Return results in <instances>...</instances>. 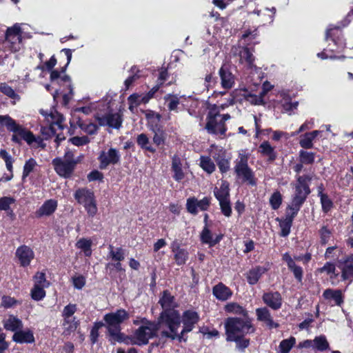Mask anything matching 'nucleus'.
<instances>
[{
    "instance_id": "nucleus-14",
    "label": "nucleus",
    "mask_w": 353,
    "mask_h": 353,
    "mask_svg": "<svg viewBox=\"0 0 353 353\" xmlns=\"http://www.w3.org/2000/svg\"><path fill=\"white\" fill-rule=\"evenodd\" d=\"M52 163L59 176L68 178L72 174L77 161L72 156H63L55 158Z\"/></svg>"
},
{
    "instance_id": "nucleus-58",
    "label": "nucleus",
    "mask_w": 353,
    "mask_h": 353,
    "mask_svg": "<svg viewBox=\"0 0 353 353\" xmlns=\"http://www.w3.org/2000/svg\"><path fill=\"white\" fill-rule=\"evenodd\" d=\"M77 311V305L75 304H68L64 307L62 312L63 318H74L73 316Z\"/></svg>"
},
{
    "instance_id": "nucleus-43",
    "label": "nucleus",
    "mask_w": 353,
    "mask_h": 353,
    "mask_svg": "<svg viewBox=\"0 0 353 353\" xmlns=\"http://www.w3.org/2000/svg\"><path fill=\"white\" fill-rule=\"evenodd\" d=\"M318 272L320 273H326L330 276V279H336L339 275V273L336 271L335 265L330 262L325 263L322 268L318 269Z\"/></svg>"
},
{
    "instance_id": "nucleus-23",
    "label": "nucleus",
    "mask_w": 353,
    "mask_h": 353,
    "mask_svg": "<svg viewBox=\"0 0 353 353\" xmlns=\"http://www.w3.org/2000/svg\"><path fill=\"white\" fill-rule=\"evenodd\" d=\"M263 302L272 309L276 310L282 305L281 295L278 292H269L263 295Z\"/></svg>"
},
{
    "instance_id": "nucleus-27",
    "label": "nucleus",
    "mask_w": 353,
    "mask_h": 353,
    "mask_svg": "<svg viewBox=\"0 0 353 353\" xmlns=\"http://www.w3.org/2000/svg\"><path fill=\"white\" fill-rule=\"evenodd\" d=\"M12 340L18 343H30L34 341V338L32 331L21 330V329L14 334Z\"/></svg>"
},
{
    "instance_id": "nucleus-31",
    "label": "nucleus",
    "mask_w": 353,
    "mask_h": 353,
    "mask_svg": "<svg viewBox=\"0 0 353 353\" xmlns=\"http://www.w3.org/2000/svg\"><path fill=\"white\" fill-rule=\"evenodd\" d=\"M266 269L261 266H256L247 273L246 278L250 285H255L265 272Z\"/></svg>"
},
{
    "instance_id": "nucleus-36",
    "label": "nucleus",
    "mask_w": 353,
    "mask_h": 353,
    "mask_svg": "<svg viewBox=\"0 0 353 353\" xmlns=\"http://www.w3.org/2000/svg\"><path fill=\"white\" fill-rule=\"evenodd\" d=\"M329 343L324 335H319L313 339V350L319 352H323L329 350Z\"/></svg>"
},
{
    "instance_id": "nucleus-30",
    "label": "nucleus",
    "mask_w": 353,
    "mask_h": 353,
    "mask_svg": "<svg viewBox=\"0 0 353 353\" xmlns=\"http://www.w3.org/2000/svg\"><path fill=\"white\" fill-rule=\"evenodd\" d=\"M183 168L182 161L178 156H174L172 159V170L174 172L173 178L178 182L184 178Z\"/></svg>"
},
{
    "instance_id": "nucleus-39",
    "label": "nucleus",
    "mask_w": 353,
    "mask_h": 353,
    "mask_svg": "<svg viewBox=\"0 0 353 353\" xmlns=\"http://www.w3.org/2000/svg\"><path fill=\"white\" fill-rule=\"evenodd\" d=\"M137 143L143 149L150 152H156V148L153 144L150 143L148 137L145 134H141L137 137Z\"/></svg>"
},
{
    "instance_id": "nucleus-21",
    "label": "nucleus",
    "mask_w": 353,
    "mask_h": 353,
    "mask_svg": "<svg viewBox=\"0 0 353 353\" xmlns=\"http://www.w3.org/2000/svg\"><path fill=\"white\" fill-rule=\"evenodd\" d=\"M97 119L100 125H108L113 128H119L122 119L119 113H109L106 115L97 117Z\"/></svg>"
},
{
    "instance_id": "nucleus-45",
    "label": "nucleus",
    "mask_w": 353,
    "mask_h": 353,
    "mask_svg": "<svg viewBox=\"0 0 353 353\" xmlns=\"http://www.w3.org/2000/svg\"><path fill=\"white\" fill-rule=\"evenodd\" d=\"M200 165L209 174L213 172L215 170V165L210 156H201Z\"/></svg>"
},
{
    "instance_id": "nucleus-19",
    "label": "nucleus",
    "mask_w": 353,
    "mask_h": 353,
    "mask_svg": "<svg viewBox=\"0 0 353 353\" xmlns=\"http://www.w3.org/2000/svg\"><path fill=\"white\" fill-rule=\"evenodd\" d=\"M296 215L297 214L286 209V213L284 218L276 219V220L279 223V227L281 228L280 235L281 236L285 237L290 234L293 221Z\"/></svg>"
},
{
    "instance_id": "nucleus-35",
    "label": "nucleus",
    "mask_w": 353,
    "mask_h": 353,
    "mask_svg": "<svg viewBox=\"0 0 353 353\" xmlns=\"http://www.w3.org/2000/svg\"><path fill=\"white\" fill-rule=\"evenodd\" d=\"M172 252L174 253V260L177 265H181L185 263L188 258V252L178 245H172Z\"/></svg>"
},
{
    "instance_id": "nucleus-10",
    "label": "nucleus",
    "mask_w": 353,
    "mask_h": 353,
    "mask_svg": "<svg viewBox=\"0 0 353 353\" xmlns=\"http://www.w3.org/2000/svg\"><path fill=\"white\" fill-rule=\"evenodd\" d=\"M77 202L83 205L88 214L93 217L97 213L98 208L94 192L86 188L78 189L74 193Z\"/></svg>"
},
{
    "instance_id": "nucleus-54",
    "label": "nucleus",
    "mask_w": 353,
    "mask_h": 353,
    "mask_svg": "<svg viewBox=\"0 0 353 353\" xmlns=\"http://www.w3.org/2000/svg\"><path fill=\"white\" fill-rule=\"evenodd\" d=\"M81 129L88 134H94L97 132L98 127L93 123L83 122L79 124Z\"/></svg>"
},
{
    "instance_id": "nucleus-6",
    "label": "nucleus",
    "mask_w": 353,
    "mask_h": 353,
    "mask_svg": "<svg viewBox=\"0 0 353 353\" xmlns=\"http://www.w3.org/2000/svg\"><path fill=\"white\" fill-rule=\"evenodd\" d=\"M312 176L309 174L299 176L294 184V193L292 196L291 203L286 209L298 214L301 206L310 194L309 183Z\"/></svg>"
},
{
    "instance_id": "nucleus-46",
    "label": "nucleus",
    "mask_w": 353,
    "mask_h": 353,
    "mask_svg": "<svg viewBox=\"0 0 353 353\" xmlns=\"http://www.w3.org/2000/svg\"><path fill=\"white\" fill-rule=\"evenodd\" d=\"M109 250V255L112 260L121 261L125 259V251L121 248H114L112 245H110Z\"/></svg>"
},
{
    "instance_id": "nucleus-53",
    "label": "nucleus",
    "mask_w": 353,
    "mask_h": 353,
    "mask_svg": "<svg viewBox=\"0 0 353 353\" xmlns=\"http://www.w3.org/2000/svg\"><path fill=\"white\" fill-rule=\"evenodd\" d=\"M132 74L130 75L124 82L125 87L126 89H128L134 81L139 79L141 77L139 74L140 71L137 69L136 67H132Z\"/></svg>"
},
{
    "instance_id": "nucleus-61",
    "label": "nucleus",
    "mask_w": 353,
    "mask_h": 353,
    "mask_svg": "<svg viewBox=\"0 0 353 353\" xmlns=\"http://www.w3.org/2000/svg\"><path fill=\"white\" fill-rule=\"evenodd\" d=\"M291 100L289 94L285 91L279 92L276 95V99L275 101V103L280 104L282 107L284 106V104L288 103Z\"/></svg>"
},
{
    "instance_id": "nucleus-7",
    "label": "nucleus",
    "mask_w": 353,
    "mask_h": 353,
    "mask_svg": "<svg viewBox=\"0 0 353 353\" xmlns=\"http://www.w3.org/2000/svg\"><path fill=\"white\" fill-rule=\"evenodd\" d=\"M225 328L226 340H236V336L253 333L255 331L251 320L247 317L244 319L230 317L225 320Z\"/></svg>"
},
{
    "instance_id": "nucleus-2",
    "label": "nucleus",
    "mask_w": 353,
    "mask_h": 353,
    "mask_svg": "<svg viewBox=\"0 0 353 353\" xmlns=\"http://www.w3.org/2000/svg\"><path fill=\"white\" fill-rule=\"evenodd\" d=\"M0 127H6L8 130L13 132L12 140L16 143H20L23 140L34 149L44 148L46 143L43 139L36 137L32 132L17 123L9 115H0Z\"/></svg>"
},
{
    "instance_id": "nucleus-8",
    "label": "nucleus",
    "mask_w": 353,
    "mask_h": 353,
    "mask_svg": "<svg viewBox=\"0 0 353 353\" xmlns=\"http://www.w3.org/2000/svg\"><path fill=\"white\" fill-rule=\"evenodd\" d=\"M5 52H17L23 47L19 32V23L8 27L5 32V40L3 43Z\"/></svg>"
},
{
    "instance_id": "nucleus-25",
    "label": "nucleus",
    "mask_w": 353,
    "mask_h": 353,
    "mask_svg": "<svg viewBox=\"0 0 353 353\" xmlns=\"http://www.w3.org/2000/svg\"><path fill=\"white\" fill-rule=\"evenodd\" d=\"M200 236L202 243L208 244L210 247L215 245L222 239V235L214 236L207 225L203 228Z\"/></svg>"
},
{
    "instance_id": "nucleus-55",
    "label": "nucleus",
    "mask_w": 353,
    "mask_h": 353,
    "mask_svg": "<svg viewBox=\"0 0 353 353\" xmlns=\"http://www.w3.org/2000/svg\"><path fill=\"white\" fill-rule=\"evenodd\" d=\"M45 288L34 286L31 290V296L35 301H40L46 296Z\"/></svg>"
},
{
    "instance_id": "nucleus-49",
    "label": "nucleus",
    "mask_w": 353,
    "mask_h": 353,
    "mask_svg": "<svg viewBox=\"0 0 353 353\" xmlns=\"http://www.w3.org/2000/svg\"><path fill=\"white\" fill-rule=\"evenodd\" d=\"M34 285L37 287L48 288L50 283L46 279V274L43 272H37L34 276Z\"/></svg>"
},
{
    "instance_id": "nucleus-63",
    "label": "nucleus",
    "mask_w": 353,
    "mask_h": 353,
    "mask_svg": "<svg viewBox=\"0 0 353 353\" xmlns=\"http://www.w3.org/2000/svg\"><path fill=\"white\" fill-rule=\"evenodd\" d=\"M165 141V134L161 130H158L155 132L154 135L153 137V145L160 146L163 145Z\"/></svg>"
},
{
    "instance_id": "nucleus-18",
    "label": "nucleus",
    "mask_w": 353,
    "mask_h": 353,
    "mask_svg": "<svg viewBox=\"0 0 353 353\" xmlns=\"http://www.w3.org/2000/svg\"><path fill=\"white\" fill-rule=\"evenodd\" d=\"M15 255L22 267L28 266L34 257L32 249L26 245L19 246L16 250Z\"/></svg>"
},
{
    "instance_id": "nucleus-42",
    "label": "nucleus",
    "mask_w": 353,
    "mask_h": 353,
    "mask_svg": "<svg viewBox=\"0 0 353 353\" xmlns=\"http://www.w3.org/2000/svg\"><path fill=\"white\" fill-rule=\"evenodd\" d=\"M0 91L8 97L14 100V102L19 101L20 99L19 95L15 92L12 87L6 83H1L0 84Z\"/></svg>"
},
{
    "instance_id": "nucleus-44",
    "label": "nucleus",
    "mask_w": 353,
    "mask_h": 353,
    "mask_svg": "<svg viewBox=\"0 0 353 353\" xmlns=\"http://www.w3.org/2000/svg\"><path fill=\"white\" fill-rule=\"evenodd\" d=\"M91 245L92 241L86 239H81L76 243V246L81 249L86 256L92 254Z\"/></svg>"
},
{
    "instance_id": "nucleus-5",
    "label": "nucleus",
    "mask_w": 353,
    "mask_h": 353,
    "mask_svg": "<svg viewBox=\"0 0 353 353\" xmlns=\"http://www.w3.org/2000/svg\"><path fill=\"white\" fill-rule=\"evenodd\" d=\"M129 317V314L124 309H119L104 315V324L112 342L123 343L125 335L121 332V324Z\"/></svg>"
},
{
    "instance_id": "nucleus-57",
    "label": "nucleus",
    "mask_w": 353,
    "mask_h": 353,
    "mask_svg": "<svg viewBox=\"0 0 353 353\" xmlns=\"http://www.w3.org/2000/svg\"><path fill=\"white\" fill-rule=\"evenodd\" d=\"M319 235L321 244L325 245L330 239L332 232L327 227L323 226L319 230Z\"/></svg>"
},
{
    "instance_id": "nucleus-22",
    "label": "nucleus",
    "mask_w": 353,
    "mask_h": 353,
    "mask_svg": "<svg viewBox=\"0 0 353 353\" xmlns=\"http://www.w3.org/2000/svg\"><path fill=\"white\" fill-rule=\"evenodd\" d=\"M323 130H314L306 132L300 137L299 144L304 149H311L313 148V141L316 139L323 137Z\"/></svg>"
},
{
    "instance_id": "nucleus-41",
    "label": "nucleus",
    "mask_w": 353,
    "mask_h": 353,
    "mask_svg": "<svg viewBox=\"0 0 353 353\" xmlns=\"http://www.w3.org/2000/svg\"><path fill=\"white\" fill-rule=\"evenodd\" d=\"M78 326V322L74 318H63V332L66 334H70L76 330Z\"/></svg>"
},
{
    "instance_id": "nucleus-17",
    "label": "nucleus",
    "mask_w": 353,
    "mask_h": 353,
    "mask_svg": "<svg viewBox=\"0 0 353 353\" xmlns=\"http://www.w3.org/2000/svg\"><path fill=\"white\" fill-rule=\"evenodd\" d=\"M338 268L341 271V278L343 281H353V254L338 261Z\"/></svg>"
},
{
    "instance_id": "nucleus-9",
    "label": "nucleus",
    "mask_w": 353,
    "mask_h": 353,
    "mask_svg": "<svg viewBox=\"0 0 353 353\" xmlns=\"http://www.w3.org/2000/svg\"><path fill=\"white\" fill-rule=\"evenodd\" d=\"M40 113L45 117L49 126L41 127V132L45 139L53 136L55 134L56 127L63 129V122L64 118L55 110H51L48 112L43 110H40Z\"/></svg>"
},
{
    "instance_id": "nucleus-4",
    "label": "nucleus",
    "mask_w": 353,
    "mask_h": 353,
    "mask_svg": "<svg viewBox=\"0 0 353 353\" xmlns=\"http://www.w3.org/2000/svg\"><path fill=\"white\" fill-rule=\"evenodd\" d=\"M163 330H168L165 326H161L159 319L158 322H152L144 321L130 336H125L123 343L126 345H136L139 346L147 345L149 340L157 336L158 331L161 332ZM161 338L162 336H161Z\"/></svg>"
},
{
    "instance_id": "nucleus-24",
    "label": "nucleus",
    "mask_w": 353,
    "mask_h": 353,
    "mask_svg": "<svg viewBox=\"0 0 353 353\" xmlns=\"http://www.w3.org/2000/svg\"><path fill=\"white\" fill-rule=\"evenodd\" d=\"M57 208V202L54 199L46 201L36 211L37 217L50 216L54 213Z\"/></svg>"
},
{
    "instance_id": "nucleus-34",
    "label": "nucleus",
    "mask_w": 353,
    "mask_h": 353,
    "mask_svg": "<svg viewBox=\"0 0 353 353\" xmlns=\"http://www.w3.org/2000/svg\"><path fill=\"white\" fill-rule=\"evenodd\" d=\"M323 297L325 299H332L337 305H340L343 303L342 292L339 290L327 289L323 292Z\"/></svg>"
},
{
    "instance_id": "nucleus-62",
    "label": "nucleus",
    "mask_w": 353,
    "mask_h": 353,
    "mask_svg": "<svg viewBox=\"0 0 353 353\" xmlns=\"http://www.w3.org/2000/svg\"><path fill=\"white\" fill-rule=\"evenodd\" d=\"M37 165V162L32 158L30 159L24 165L23 178H25L29 175V174L33 170Z\"/></svg>"
},
{
    "instance_id": "nucleus-38",
    "label": "nucleus",
    "mask_w": 353,
    "mask_h": 353,
    "mask_svg": "<svg viewBox=\"0 0 353 353\" xmlns=\"http://www.w3.org/2000/svg\"><path fill=\"white\" fill-rule=\"evenodd\" d=\"M296 342V338L294 336H290L288 339L282 340L278 347V353H289L295 345Z\"/></svg>"
},
{
    "instance_id": "nucleus-26",
    "label": "nucleus",
    "mask_w": 353,
    "mask_h": 353,
    "mask_svg": "<svg viewBox=\"0 0 353 353\" xmlns=\"http://www.w3.org/2000/svg\"><path fill=\"white\" fill-rule=\"evenodd\" d=\"M212 293L218 300L222 301L229 299L232 295L231 290L222 283L214 286Z\"/></svg>"
},
{
    "instance_id": "nucleus-1",
    "label": "nucleus",
    "mask_w": 353,
    "mask_h": 353,
    "mask_svg": "<svg viewBox=\"0 0 353 353\" xmlns=\"http://www.w3.org/2000/svg\"><path fill=\"white\" fill-rule=\"evenodd\" d=\"M159 303L163 308L160 314L159 321L161 326H165L168 330H163L161 332L162 337L174 340L178 337L176 330L181 326V315L179 311L175 310L176 304L174 301V297L167 291L163 292Z\"/></svg>"
},
{
    "instance_id": "nucleus-48",
    "label": "nucleus",
    "mask_w": 353,
    "mask_h": 353,
    "mask_svg": "<svg viewBox=\"0 0 353 353\" xmlns=\"http://www.w3.org/2000/svg\"><path fill=\"white\" fill-rule=\"evenodd\" d=\"M283 198L282 195L279 191L274 192L270 198V204L273 210H278L281 203Z\"/></svg>"
},
{
    "instance_id": "nucleus-3",
    "label": "nucleus",
    "mask_w": 353,
    "mask_h": 353,
    "mask_svg": "<svg viewBox=\"0 0 353 353\" xmlns=\"http://www.w3.org/2000/svg\"><path fill=\"white\" fill-rule=\"evenodd\" d=\"M234 99V93H232L226 103L215 106L210 110L207 116L205 125V129L209 133L219 136L225 135L227 130L225 122L230 119L231 117L229 114H221L219 112L228 106L233 105Z\"/></svg>"
},
{
    "instance_id": "nucleus-37",
    "label": "nucleus",
    "mask_w": 353,
    "mask_h": 353,
    "mask_svg": "<svg viewBox=\"0 0 353 353\" xmlns=\"http://www.w3.org/2000/svg\"><path fill=\"white\" fill-rule=\"evenodd\" d=\"M225 311L228 313L248 316V311L237 303L232 302L225 305Z\"/></svg>"
},
{
    "instance_id": "nucleus-13",
    "label": "nucleus",
    "mask_w": 353,
    "mask_h": 353,
    "mask_svg": "<svg viewBox=\"0 0 353 353\" xmlns=\"http://www.w3.org/2000/svg\"><path fill=\"white\" fill-rule=\"evenodd\" d=\"M341 30L338 27H330L327 28L325 34V39L328 43L326 48L328 52H339L345 48V41L341 37Z\"/></svg>"
},
{
    "instance_id": "nucleus-11",
    "label": "nucleus",
    "mask_w": 353,
    "mask_h": 353,
    "mask_svg": "<svg viewBox=\"0 0 353 353\" xmlns=\"http://www.w3.org/2000/svg\"><path fill=\"white\" fill-rule=\"evenodd\" d=\"M214 195L219 201L222 213L225 216H230L232 208L230 200L229 183L223 181L219 188L216 187L214 190Z\"/></svg>"
},
{
    "instance_id": "nucleus-51",
    "label": "nucleus",
    "mask_w": 353,
    "mask_h": 353,
    "mask_svg": "<svg viewBox=\"0 0 353 353\" xmlns=\"http://www.w3.org/2000/svg\"><path fill=\"white\" fill-rule=\"evenodd\" d=\"M245 99L247 101L250 102L253 105H263L265 104L264 97L263 96L259 93V95L254 94H248L245 96Z\"/></svg>"
},
{
    "instance_id": "nucleus-15",
    "label": "nucleus",
    "mask_w": 353,
    "mask_h": 353,
    "mask_svg": "<svg viewBox=\"0 0 353 353\" xmlns=\"http://www.w3.org/2000/svg\"><path fill=\"white\" fill-rule=\"evenodd\" d=\"M235 172L243 182L252 186L256 184L254 173L248 165L247 156H241L240 159L236 161Z\"/></svg>"
},
{
    "instance_id": "nucleus-47",
    "label": "nucleus",
    "mask_w": 353,
    "mask_h": 353,
    "mask_svg": "<svg viewBox=\"0 0 353 353\" xmlns=\"http://www.w3.org/2000/svg\"><path fill=\"white\" fill-rule=\"evenodd\" d=\"M101 169H105L109 165H114L119 161V156H99Z\"/></svg>"
},
{
    "instance_id": "nucleus-20",
    "label": "nucleus",
    "mask_w": 353,
    "mask_h": 353,
    "mask_svg": "<svg viewBox=\"0 0 353 353\" xmlns=\"http://www.w3.org/2000/svg\"><path fill=\"white\" fill-rule=\"evenodd\" d=\"M219 74L221 79V87L228 90L232 88L235 84V76L226 65H222L219 69Z\"/></svg>"
},
{
    "instance_id": "nucleus-50",
    "label": "nucleus",
    "mask_w": 353,
    "mask_h": 353,
    "mask_svg": "<svg viewBox=\"0 0 353 353\" xmlns=\"http://www.w3.org/2000/svg\"><path fill=\"white\" fill-rule=\"evenodd\" d=\"M318 195L321 199L323 210L325 212H328L332 207V201L330 199L328 196L323 193L322 191H319Z\"/></svg>"
},
{
    "instance_id": "nucleus-16",
    "label": "nucleus",
    "mask_w": 353,
    "mask_h": 353,
    "mask_svg": "<svg viewBox=\"0 0 353 353\" xmlns=\"http://www.w3.org/2000/svg\"><path fill=\"white\" fill-rule=\"evenodd\" d=\"M276 13V8L272 7V8H265L264 10L259 9L256 7L253 10L248 11L249 15H254V19L257 23L262 25L267 23H272L274 19V15Z\"/></svg>"
},
{
    "instance_id": "nucleus-60",
    "label": "nucleus",
    "mask_w": 353,
    "mask_h": 353,
    "mask_svg": "<svg viewBox=\"0 0 353 353\" xmlns=\"http://www.w3.org/2000/svg\"><path fill=\"white\" fill-rule=\"evenodd\" d=\"M256 314L258 320L263 322L266 321L270 317H271L270 312L266 307L256 309Z\"/></svg>"
},
{
    "instance_id": "nucleus-32",
    "label": "nucleus",
    "mask_w": 353,
    "mask_h": 353,
    "mask_svg": "<svg viewBox=\"0 0 353 353\" xmlns=\"http://www.w3.org/2000/svg\"><path fill=\"white\" fill-rule=\"evenodd\" d=\"M184 96H179L176 94H167L164 96L163 99L170 111L177 112V107L179 104L180 99Z\"/></svg>"
},
{
    "instance_id": "nucleus-28",
    "label": "nucleus",
    "mask_w": 353,
    "mask_h": 353,
    "mask_svg": "<svg viewBox=\"0 0 353 353\" xmlns=\"http://www.w3.org/2000/svg\"><path fill=\"white\" fill-rule=\"evenodd\" d=\"M50 80L52 82L57 81V83H68L69 87L70 93H72V88L70 84V78L65 74V70H62L61 72L54 70L50 73Z\"/></svg>"
},
{
    "instance_id": "nucleus-64",
    "label": "nucleus",
    "mask_w": 353,
    "mask_h": 353,
    "mask_svg": "<svg viewBox=\"0 0 353 353\" xmlns=\"http://www.w3.org/2000/svg\"><path fill=\"white\" fill-rule=\"evenodd\" d=\"M14 202V199L12 197L3 196L0 199V210H8L10 205Z\"/></svg>"
},
{
    "instance_id": "nucleus-29",
    "label": "nucleus",
    "mask_w": 353,
    "mask_h": 353,
    "mask_svg": "<svg viewBox=\"0 0 353 353\" xmlns=\"http://www.w3.org/2000/svg\"><path fill=\"white\" fill-rule=\"evenodd\" d=\"M3 326L6 330L14 332L15 333L18 330L22 329L23 323L17 316L14 315H10L7 319L4 320Z\"/></svg>"
},
{
    "instance_id": "nucleus-52",
    "label": "nucleus",
    "mask_w": 353,
    "mask_h": 353,
    "mask_svg": "<svg viewBox=\"0 0 353 353\" xmlns=\"http://www.w3.org/2000/svg\"><path fill=\"white\" fill-rule=\"evenodd\" d=\"M105 326V324L102 321L95 322L90 331V340L92 343H95L97 341L99 337V330Z\"/></svg>"
},
{
    "instance_id": "nucleus-56",
    "label": "nucleus",
    "mask_w": 353,
    "mask_h": 353,
    "mask_svg": "<svg viewBox=\"0 0 353 353\" xmlns=\"http://www.w3.org/2000/svg\"><path fill=\"white\" fill-rule=\"evenodd\" d=\"M228 341H234L236 343V348L240 351H244L250 345V340L243 338V336H236V340H227Z\"/></svg>"
},
{
    "instance_id": "nucleus-40",
    "label": "nucleus",
    "mask_w": 353,
    "mask_h": 353,
    "mask_svg": "<svg viewBox=\"0 0 353 353\" xmlns=\"http://www.w3.org/2000/svg\"><path fill=\"white\" fill-rule=\"evenodd\" d=\"M128 102L130 110L133 112L135 108L143 103V94L134 93L130 95L128 98Z\"/></svg>"
},
{
    "instance_id": "nucleus-59",
    "label": "nucleus",
    "mask_w": 353,
    "mask_h": 353,
    "mask_svg": "<svg viewBox=\"0 0 353 353\" xmlns=\"http://www.w3.org/2000/svg\"><path fill=\"white\" fill-rule=\"evenodd\" d=\"M314 126V119L307 120L300 126L298 131L292 132V136H296L302 132L309 130L312 129Z\"/></svg>"
},
{
    "instance_id": "nucleus-12",
    "label": "nucleus",
    "mask_w": 353,
    "mask_h": 353,
    "mask_svg": "<svg viewBox=\"0 0 353 353\" xmlns=\"http://www.w3.org/2000/svg\"><path fill=\"white\" fill-rule=\"evenodd\" d=\"M199 314L192 310H185L182 316H181V323H183V329L180 332H179V329L176 330V333L178 334V337L175 338L174 340H178L179 341H181L182 340L185 341L183 339V336L185 334L191 332L196 324L199 321Z\"/></svg>"
},
{
    "instance_id": "nucleus-33",
    "label": "nucleus",
    "mask_w": 353,
    "mask_h": 353,
    "mask_svg": "<svg viewBox=\"0 0 353 353\" xmlns=\"http://www.w3.org/2000/svg\"><path fill=\"white\" fill-rule=\"evenodd\" d=\"M240 61L245 63L248 68L252 69L254 66V57L252 52L248 48H243L239 52Z\"/></svg>"
}]
</instances>
